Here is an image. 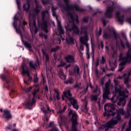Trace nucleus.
I'll list each match as a JSON object with an SVG mask.
<instances>
[{
	"instance_id": "obj_1",
	"label": "nucleus",
	"mask_w": 131,
	"mask_h": 131,
	"mask_svg": "<svg viewBox=\"0 0 131 131\" xmlns=\"http://www.w3.org/2000/svg\"><path fill=\"white\" fill-rule=\"evenodd\" d=\"M114 82L115 83V91L116 93H118L119 95L122 97H120L119 102L117 103L118 106H124L126 104V99L128 98V95L125 94H128V91L127 89L121 90V86L119 85V81L117 79H114Z\"/></svg>"
},
{
	"instance_id": "obj_2",
	"label": "nucleus",
	"mask_w": 131,
	"mask_h": 131,
	"mask_svg": "<svg viewBox=\"0 0 131 131\" xmlns=\"http://www.w3.org/2000/svg\"><path fill=\"white\" fill-rule=\"evenodd\" d=\"M63 2L66 5V7H64V9L66 11H68V15L70 16L72 21L75 20L76 21L77 23H79L78 15H76V16H74L70 11H71V10H74V9H75L76 11H77L78 12H84V9L79 8V6H78V5H70V1L69 0H63Z\"/></svg>"
},
{
	"instance_id": "obj_3",
	"label": "nucleus",
	"mask_w": 131,
	"mask_h": 131,
	"mask_svg": "<svg viewBox=\"0 0 131 131\" xmlns=\"http://www.w3.org/2000/svg\"><path fill=\"white\" fill-rule=\"evenodd\" d=\"M26 24H27V23L23 20V21H19L18 28L17 27V24H16L15 22L14 23H13V26L16 30V33H17L18 34H19V35L20 36L23 43H24V46H25L26 48H28V49H29V51H30V52H32V50H31V49H32V46L28 41H25L23 40V35L22 34V31H21V29H20V28H21L23 31H25V25H26Z\"/></svg>"
},
{
	"instance_id": "obj_4",
	"label": "nucleus",
	"mask_w": 131,
	"mask_h": 131,
	"mask_svg": "<svg viewBox=\"0 0 131 131\" xmlns=\"http://www.w3.org/2000/svg\"><path fill=\"white\" fill-rule=\"evenodd\" d=\"M119 61H121V62L119 64V68L118 71L121 72L124 69V66L126 64H130L131 53L128 52L125 56H123V54H122V52H121L119 55Z\"/></svg>"
},
{
	"instance_id": "obj_5",
	"label": "nucleus",
	"mask_w": 131,
	"mask_h": 131,
	"mask_svg": "<svg viewBox=\"0 0 131 131\" xmlns=\"http://www.w3.org/2000/svg\"><path fill=\"white\" fill-rule=\"evenodd\" d=\"M49 16L50 15V12H49V10H46L41 12V17H42V21L41 23V28L42 30L45 31V33H49V30H48V25L49 24V22L47 19H46V17Z\"/></svg>"
},
{
	"instance_id": "obj_6",
	"label": "nucleus",
	"mask_w": 131,
	"mask_h": 131,
	"mask_svg": "<svg viewBox=\"0 0 131 131\" xmlns=\"http://www.w3.org/2000/svg\"><path fill=\"white\" fill-rule=\"evenodd\" d=\"M37 93H39V89L38 88L37 89H34V91L32 93V95L33 97L32 99V100H29L25 104V106L27 109H29V110H32L33 108V106L35 105V103H36V101L35 100V96H36V94Z\"/></svg>"
},
{
	"instance_id": "obj_7",
	"label": "nucleus",
	"mask_w": 131,
	"mask_h": 131,
	"mask_svg": "<svg viewBox=\"0 0 131 131\" xmlns=\"http://www.w3.org/2000/svg\"><path fill=\"white\" fill-rule=\"evenodd\" d=\"M65 28L67 31H70V32L73 31V34H75L76 35H80V30L79 29L78 26L74 23H73L71 28H70L69 25H68L65 27Z\"/></svg>"
},
{
	"instance_id": "obj_8",
	"label": "nucleus",
	"mask_w": 131,
	"mask_h": 131,
	"mask_svg": "<svg viewBox=\"0 0 131 131\" xmlns=\"http://www.w3.org/2000/svg\"><path fill=\"white\" fill-rule=\"evenodd\" d=\"M106 106H108L107 104L104 105L105 113L103 114L104 116H114L116 114L115 111V104L114 103L111 104L109 110H106Z\"/></svg>"
},
{
	"instance_id": "obj_9",
	"label": "nucleus",
	"mask_w": 131,
	"mask_h": 131,
	"mask_svg": "<svg viewBox=\"0 0 131 131\" xmlns=\"http://www.w3.org/2000/svg\"><path fill=\"white\" fill-rule=\"evenodd\" d=\"M1 77L2 78L3 80L6 81L7 90H10V89L13 88V86H14V80L13 79L4 75H1Z\"/></svg>"
},
{
	"instance_id": "obj_10",
	"label": "nucleus",
	"mask_w": 131,
	"mask_h": 131,
	"mask_svg": "<svg viewBox=\"0 0 131 131\" xmlns=\"http://www.w3.org/2000/svg\"><path fill=\"white\" fill-rule=\"evenodd\" d=\"M111 83V81L109 80L105 83V88L104 89V91L102 95V98L103 99H109V95L111 94L109 88H110V84Z\"/></svg>"
},
{
	"instance_id": "obj_11",
	"label": "nucleus",
	"mask_w": 131,
	"mask_h": 131,
	"mask_svg": "<svg viewBox=\"0 0 131 131\" xmlns=\"http://www.w3.org/2000/svg\"><path fill=\"white\" fill-rule=\"evenodd\" d=\"M114 10H115V8H114V7H108L107 8L105 13H104L105 17L109 18H112V13L114 12Z\"/></svg>"
},
{
	"instance_id": "obj_12",
	"label": "nucleus",
	"mask_w": 131,
	"mask_h": 131,
	"mask_svg": "<svg viewBox=\"0 0 131 131\" xmlns=\"http://www.w3.org/2000/svg\"><path fill=\"white\" fill-rule=\"evenodd\" d=\"M68 100L71 103L74 109L78 110V108H79V106L78 105L77 100H76V98L75 97H72L71 98H69V99Z\"/></svg>"
},
{
	"instance_id": "obj_13",
	"label": "nucleus",
	"mask_w": 131,
	"mask_h": 131,
	"mask_svg": "<svg viewBox=\"0 0 131 131\" xmlns=\"http://www.w3.org/2000/svg\"><path fill=\"white\" fill-rule=\"evenodd\" d=\"M115 119H112L110 121H108V122H110L111 124L114 126V125H116L119 121H121V116H120V114H117V116L115 117Z\"/></svg>"
},
{
	"instance_id": "obj_14",
	"label": "nucleus",
	"mask_w": 131,
	"mask_h": 131,
	"mask_svg": "<svg viewBox=\"0 0 131 131\" xmlns=\"http://www.w3.org/2000/svg\"><path fill=\"white\" fill-rule=\"evenodd\" d=\"M113 34L115 40H117V39H120V44L121 48H122V49H125V44H124V42H123V40L120 39V35H119V34H117L116 32L114 31Z\"/></svg>"
},
{
	"instance_id": "obj_15",
	"label": "nucleus",
	"mask_w": 131,
	"mask_h": 131,
	"mask_svg": "<svg viewBox=\"0 0 131 131\" xmlns=\"http://www.w3.org/2000/svg\"><path fill=\"white\" fill-rule=\"evenodd\" d=\"M3 118L6 120H10L13 118V116L11 114V112L9 110H5L3 114Z\"/></svg>"
},
{
	"instance_id": "obj_16",
	"label": "nucleus",
	"mask_w": 131,
	"mask_h": 131,
	"mask_svg": "<svg viewBox=\"0 0 131 131\" xmlns=\"http://www.w3.org/2000/svg\"><path fill=\"white\" fill-rule=\"evenodd\" d=\"M89 40V37L88 35L86 34L84 36H82L80 38V41L82 45H84L86 48V49H89V44L87 43Z\"/></svg>"
},
{
	"instance_id": "obj_17",
	"label": "nucleus",
	"mask_w": 131,
	"mask_h": 131,
	"mask_svg": "<svg viewBox=\"0 0 131 131\" xmlns=\"http://www.w3.org/2000/svg\"><path fill=\"white\" fill-rule=\"evenodd\" d=\"M73 71V75H74V76H78L80 75V68L78 65L75 64L74 66Z\"/></svg>"
},
{
	"instance_id": "obj_18",
	"label": "nucleus",
	"mask_w": 131,
	"mask_h": 131,
	"mask_svg": "<svg viewBox=\"0 0 131 131\" xmlns=\"http://www.w3.org/2000/svg\"><path fill=\"white\" fill-rule=\"evenodd\" d=\"M116 16L119 23H121V24H122L123 22H124V20H123V19L125 18V15H120V12L117 11L116 12Z\"/></svg>"
},
{
	"instance_id": "obj_19",
	"label": "nucleus",
	"mask_w": 131,
	"mask_h": 131,
	"mask_svg": "<svg viewBox=\"0 0 131 131\" xmlns=\"http://www.w3.org/2000/svg\"><path fill=\"white\" fill-rule=\"evenodd\" d=\"M22 75H25V74H27L28 77H31L30 73H29V69H28V67L26 66L25 64L22 65Z\"/></svg>"
},
{
	"instance_id": "obj_20",
	"label": "nucleus",
	"mask_w": 131,
	"mask_h": 131,
	"mask_svg": "<svg viewBox=\"0 0 131 131\" xmlns=\"http://www.w3.org/2000/svg\"><path fill=\"white\" fill-rule=\"evenodd\" d=\"M64 59L67 63H74L75 58L72 55L69 54L64 57Z\"/></svg>"
},
{
	"instance_id": "obj_21",
	"label": "nucleus",
	"mask_w": 131,
	"mask_h": 131,
	"mask_svg": "<svg viewBox=\"0 0 131 131\" xmlns=\"http://www.w3.org/2000/svg\"><path fill=\"white\" fill-rule=\"evenodd\" d=\"M63 95H64V97H66V99L69 100V99L73 98L72 93H71V91L70 89H68L67 91L63 92Z\"/></svg>"
},
{
	"instance_id": "obj_22",
	"label": "nucleus",
	"mask_w": 131,
	"mask_h": 131,
	"mask_svg": "<svg viewBox=\"0 0 131 131\" xmlns=\"http://www.w3.org/2000/svg\"><path fill=\"white\" fill-rule=\"evenodd\" d=\"M35 5H36V8L34 9V12L37 15H38L39 13L40 12V10L38 9H41V5H39L38 3H37V1L36 0H35Z\"/></svg>"
},
{
	"instance_id": "obj_23",
	"label": "nucleus",
	"mask_w": 131,
	"mask_h": 131,
	"mask_svg": "<svg viewBox=\"0 0 131 131\" xmlns=\"http://www.w3.org/2000/svg\"><path fill=\"white\" fill-rule=\"evenodd\" d=\"M66 41L68 45H74L75 43L74 38L70 36H69V38L66 39Z\"/></svg>"
},
{
	"instance_id": "obj_24",
	"label": "nucleus",
	"mask_w": 131,
	"mask_h": 131,
	"mask_svg": "<svg viewBox=\"0 0 131 131\" xmlns=\"http://www.w3.org/2000/svg\"><path fill=\"white\" fill-rule=\"evenodd\" d=\"M102 126L105 128L104 131L109 130L110 128H113V126L111 124L110 122H106V123L102 124Z\"/></svg>"
},
{
	"instance_id": "obj_25",
	"label": "nucleus",
	"mask_w": 131,
	"mask_h": 131,
	"mask_svg": "<svg viewBox=\"0 0 131 131\" xmlns=\"http://www.w3.org/2000/svg\"><path fill=\"white\" fill-rule=\"evenodd\" d=\"M57 29L59 31V36H60L61 39L62 40H65V38H64V37H63V34H64L65 33V31L64 30V28H63L62 27H60L59 28H57Z\"/></svg>"
},
{
	"instance_id": "obj_26",
	"label": "nucleus",
	"mask_w": 131,
	"mask_h": 131,
	"mask_svg": "<svg viewBox=\"0 0 131 131\" xmlns=\"http://www.w3.org/2000/svg\"><path fill=\"white\" fill-rule=\"evenodd\" d=\"M58 72L60 79H66V75L64 74L62 69H60Z\"/></svg>"
},
{
	"instance_id": "obj_27",
	"label": "nucleus",
	"mask_w": 131,
	"mask_h": 131,
	"mask_svg": "<svg viewBox=\"0 0 131 131\" xmlns=\"http://www.w3.org/2000/svg\"><path fill=\"white\" fill-rule=\"evenodd\" d=\"M29 66L30 68V70L32 69H34V70H36V67L37 66V64L36 63H33V61H30L29 62Z\"/></svg>"
},
{
	"instance_id": "obj_28",
	"label": "nucleus",
	"mask_w": 131,
	"mask_h": 131,
	"mask_svg": "<svg viewBox=\"0 0 131 131\" xmlns=\"http://www.w3.org/2000/svg\"><path fill=\"white\" fill-rule=\"evenodd\" d=\"M23 9L25 11H29L30 9V2H29V1H27L26 4L23 5Z\"/></svg>"
},
{
	"instance_id": "obj_29",
	"label": "nucleus",
	"mask_w": 131,
	"mask_h": 131,
	"mask_svg": "<svg viewBox=\"0 0 131 131\" xmlns=\"http://www.w3.org/2000/svg\"><path fill=\"white\" fill-rule=\"evenodd\" d=\"M17 126L16 123H13V125L9 124V125L6 127V128L9 130H13Z\"/></svg>"
},
{
	"instance_id": "obj_30",
	"label": "nucleus",
	"mask_w": 131,
	"mask_h": 131,
	"mask_svg": "<svg viewBox=\"0 0 131 131\" xmlns=\"http://www.w3.org/2000/svg\"><path fill=\"white\" fill-rule=\"evenodd\" d=\"M74 82V79L72 77H70L69 79H68L67 80L64 81V83L65 84H72L73 82Z\"/></svg>"
},
{
	"instance_id": "obj_31",
	"label": "nucleus",
	"mask_w": 131,
	"mask_h": 131,
	"mask_svg": "<svg viewBox=\"0 0 131 131\" xmlns=\"http://www.w3.org/2000/svg\"><path fill=\"white\" fill-rule=\"evenodd\" d=\"M41 52L43 56H45L46 57V61L47 62H49V61H50V56H49V54H48V53L43 49H41Z\"/></svg>"
},
{
	"instance_id": "obj_32",
	"label": "nucleus",
	"mask_w": 131,
	"mask_h": 131,
	"mask_svg": "<svg viewBox=\"0 0 131 131\" xmlns=\"http://www.w3.org/2000/svg\"><path fill=\"white\" fill-rule=\"evenodd\" d=\"M88 29H89V28L88 27V26H84L81 27V34H82V32H83V33H86V31H88Z\"/></svg>"
},
{
	"instance_id": "obj_33",
	"label": "nucleus",
	"mask_w": 131,
	"mask_h": 131,
	"mask_svg": "<svg viewBox=\"0 0 131 131\" xmlns=\"http://www.w3.org/2000/svg\"><path fill=\"white\" fill-rule=\"evenodd\" d=\"M126 46L127 48V49H128L127 53H126V55L127 54V53L129 52V54H131V48H130V45L129 44V42H128V41H127V40H126Z\"/></svg>"
},
{
	"instance_id": "obj_34",
	"label": "nucleus",
	"mask_w": 131,
	"mask_h": 131,
	"mask_svg": "<svg viewBox=\"0 0 131 131\" xmlns=\"http://www.w3.org/2000/svg\"><path fill=\"white\" fill-rule=\"evenodd\" d=\"M117 114H120V115H124L125 114V112H124V110L122 108H120L118 110H117Z\"/></svg>"
},
{
	"instance_id": "obj_35",
	"label": "nucleus",
	"mask_w": 131,
	"mask_h": 131,
	"mask_svg": "<svg viewBox=\"0 0 131 131\" xmlns=\"http://www.w3.org/2000/svg\"><path fill=\"white\" fill-rule=\"evenodd\" d=\"M99 95H92L91 97V101L97 102L98 101V96Z\"/></svg>"
},
{
	"instance_id": "obj_36",
	"label": "nucleus",
	"mask_w": 131,
	"mask_h": 131,
	"mask_svg": "<svg viewBox=\"0 0 131 131\" xmlns=\"http://www.w3.org/2000/svg\"><path fill=\"white\" fill-rule=\"evenodd\" d=\"M66 66V62L61 60L60 63L57 66L58 68H60V67H64V66Z\"/></svg>"
},
{
	"instance_id": "obj_37",
	"label": "nucleus",
	"mask_w": 131,
	"mask_h": 131,
	"mask_svg": "<svg viewBox=\"0 0 131 131\" xmlns=\"http://www.w3.org/2000/svg\"><path fill=\"white\" fill-rule=\"evenodd\" d=\"M59 50H60V46H56V47H55V48H52L51 49V51H50V53L56 52V51H59Z\"/></svg>"
},
{
	"instance_id": "obj_38",
	"label": "nucleus",
	"mask_w": 131,
	"mask_h": 131,
	"mask_svg": "<svg viewBox=\"0 0 131 131\" xmlns=\"http://www.w3.org/2000/svg\"><path fill=\"white\" fill-rule=\"evenodd\" d=\"M128 73L126 74V73H125L123 75V77H129V76H131V70H128L127 71Z\"/></svg>"
},
{
	"instance_id": "obj_39",
	"label": "nucleus",
	"mask_w": 131,
	"mask_h": 131,
	"mask_svg": "<svg viewBox=\"0 0 131 131\" xmlns=\"http://www.w3.org/2000/svg\"><path fill=\"white\" fill-rule=\"evenodd\" d=\"M89 102H88V101L84 100V108L85 110H86V112H89V108H88V104Z\"/></svg>"
},
{
	"instance_id": "obj_40",
	"label": "nucleus",
	"mask_w": 131,
	"mask_h": 131,
	"mask_svg": "<svg viewBox=\"0 0 131 131\" xmlns=\"http://www.w3.org/2000/svg\"><path fill=\"white\" fill-rule=\"evenodd\" d=\"M38 82V78L37 77V74H34V83H37Z\"/></svg>"
},
{
	"instance_id": "obj_41",
	"label": "nucleus",
	"mask_w": 131,
	"mask_h": 131,
	"mask_svg": "<svg viewBox=\"0 0 131 131\" xmlns=\"http://www.w3.org/2000/svg\"><path fill=\"white\" fill-rule=\"evenodd\" d=\"M91 56L92 58V61H94L95 60V50L92 48V52L91 53Z\"/></svg>"
},
{
	"instance_id": "obj_42",
	"label": "nucleus",
	"mask_w": 131,
	"mask_h": 131,
	"mask_svg": "<svg viewBox=\"0 0 131 131\" xmlns=\"http://www.w3.org/2000/svg\"><path fill=\"white\" fill-rule=\"evenodd\" d=\"M110 37H111V35L108 33H105L104 34H103V38H110Z\"/></svg>"
},
{
	"instance_id": "obj_43",
	"label": "nucleus",
	"mask_w": 131,
	"mask_h": 131,
	"mask_svg": "<svg viewBox=\"0 0 131 131\" xmlns=\"http://www.w3.org/2000/svg\"><path fill=\"white\" fill-rule=\"evenodd\" d=\"M101 64H104L106 63V58H105V57L102 56L101 59L100 60Z\"/></svg>"
},
{
	"instance_id": "obj_44",
	"label": "nucleus",
	"mask_w": 131,
	"mask_h": 131,
	"mask_svg": "<svg viewBox=\"0 0 131 131\" xmlns=\"http://www.w3.org/2000/svg\"><path fill=\"white\" fill-rule=\"evenodd\" d=\"M16 2L18 10H21V3L20 2V0H16Z\"/></svg>"
},
{
	"instance_id": "obj_45",
	"label": "nucleus",
	"mask_w": 131,
	"mask_h": 131,
	"mask_svg": "<svg viewBox=\"0 0 131 131\" xmlns=\"http://www.w3.org/2000/svg\"><path fill=\"white\" fill-rule=\"evenodd\" d=\"M89 16L84 17L82 18V21L84 23H88L89 22Z\"/></svg>"
},
{
	"instance_id": "obj_46",
	"label": "nucleus",
	"mask_w": 131,
	"mask_h": 131,
	"mask_svg": "<svg viewBox=\"0 0 131 131\" xmlns=\"http://www.w3.org/2000/svg\"><path fill=\"white\" fill-rule=\"evenodd\" d=\"M124 82L125 84L128 83V82H129V77H125Z\"/></svg>"
},
{
	"instance_id": "obj_47",
	"label": "nucleus",
	"mask_w": 131,
	"mask_h": 131,
	"mask_svg": "<svg viewBox=\"0 0 131 131\" xmlns=\"http://www.w3.org/2000/svg\"><path fill=\"white\" fill-rule=\"evenodd\" d=\"M99 64H100V58H97L96 59V61L95 63L96 67H98L99 66Z\"/></svg>"
},
{
	"instance_id": "obj_48",
	"label": "nucleus",
	"mask_w": 131,
	"mask_h": 131,
	"mask_svg": "<svg viewBox=\"0 0 131 131\" xmlns=\"http://www.w3.org/2000/svg\"><path fill=\"white\" fill-rule=\"evenodd\" d=\"M12 95H16V91L13 89H11V92L9 93V96L12 97Z\"/></svg>"
},
{
	"instance_id": "obj_49",
	"label": "nucleus",
	"mask_w": 131,
	"mask_h": 131,
	"mask_svg": "<svg viewBox=\"0 0 131 131\" xmlns=\"http://www.w3.org/2000/svg\"><path fill=\"white\" fill-rule=\"evenodd\" d=\"M102 29L101 28V27L99 28V31L97 33V36H101L102 35Z\"/></svg>"
},
{
	"instance_id": "obj_50",
	"label": "nucleus",
	"mask_w": 131,
	"mask_h": 131,
	"mask_svg": "<svg viewBox=\"0 0 131 131\" xmlns=\"http://www.w3.org/2000/svg\"><path fill=\"white\" fill-rule=\"evenodd\" d=\"M121 35L123 39H125V40H127V39L126 38V35H125V34L124 32H122L121 33Z\"/></svg>"
},
{
	"instance_id": "obj_51",
	"label": "nucleus",
	"mask_w": 131,
	"mask_h": 131,
	"mask_svg": "<svg viewBox=\"0 0 131 131\" xmlns=\"http://www.w3.org/2000/svg\"><path fill=\"white\" fill-rule=\"evenodd\" d=\"M32 89V86H31L29 88L24 89V90L25 91V92H26V93H29V92H30V91H31Z\"/></svg>"
},
{
	"instance_id": "obj_52",
	"label": "nucleus",
	"mask_w": 131,
	"mask_h": 131,
	"mask_svg": "<svg viewBox=\"0 0 131 131\" xmlns=\"http://www.w3.org/2000/svg\"><path fill=\"white\" fill-rule=\"evenodd\" d=\"M102 22L103 24V26L105 27V26H106V25H107V21H106V19H105L104 18H102Z\"/></svg>"
},
{
	"instance_id": "obj_53",
	"label": "nucleus",
	"mask_w": 131,
	"mask_h": 131,
	"mask_svg": "<svg viewBox=\"0 0 131 131\" xmlns=\"http://www.w3.org/2000/svg\"><path fill=\"white\" fill-rule=\"evenodd\" d=\"M103 13V11H98L96 12H94L93 14V16H96V15H97V14L99 13V14H102Z\"/></svg>"
},
{
	"instance_id": "obj_54",
	"label": "nucleus",
	"mask_w": 131,
	"mask_h": 131,
	"mask_svg": "<svg viewBox=\"0 0 131 131\" xmlns=\"http://www.w3.org/2000/svg\"><path fill=\"white\" fill-rule=\"evenodd\" d=\"M88 90H89V85H87V86L86 87V89L83 90L82 93L83 94H86V92H88Z\"/></svg>"
},
{
	"instance_id": "obj_55",
	"label": "nucleus",
	"mask_w": 131,
	"mask_h": 131,
	"mask_svg": "<svg viewBox=\"0 0 131 131\" xmlns=\"http://www.w3.org/2000/svg\"><path fill=\"white\" fill-rule=\"evenodd\" d=\"M57 94H56V99L57 100V101H59V100L61 99V97H60V95L59 94V93L56 92Z\"/></svg>"
},
{
	"instance_id": "obj_56",
	"label": "nucleus",
	"mask_w": 131,
	"mask_h": 131,
	"mask_svg": "<svg viewBox=\"0 0 131 131\" xmlns=\"http://www.w3.org/2000/svg\"><path fill=\"white\" fill-rule=\"evenodd\" d=\"M41 111L45 114V115H46V114H47L48 113V111L47 110H46V108L45 107L42 108Z\"/></svg>"
},
{
	"instance_id": "obj_57",
	"label": "nucleus",
	"mask_w": 131,
	"mask_h": 131,
	"mask_svg": "<svg viewBox=\"0 0 131 131\" xmlns=\"http://www.w3.org/2000/svg\"><path fill=\"white\" fill-rule=\"evenodd\" d=\"M38 30H39V28H38L37 27L35 28L34 34H36V33L38 32Z\"/></svg>"
},
{
	"instance_id": "obj_58",
	"label": "nucleus",
	"mask_w": 131,
	"mask_h": 131,
	"mask_svg": "<svg viewBox=\"0 0 131 131\" xmlns=\"http://www.w3.org/2000/svg\"><path fill=\"white\" fill-rule=\"evenodd\" d=\"M44 90L46 93H48V92H49V88L48 87L47 85L44 86Z\"/></svg>"
},
{
	"instance_id": "obj_59",
	"label": "nucleus",
	"mask_w": 131,
	"mask_h": 131,
	"mask_svg": "<svg viewBox=\"0 0 131 131\" xmlns=\"http://www.w3.org/2000/svg\"><path fill=\"white\" fill-rule=\"evenodd\" d=\"M18 20H19V18H18V17H17V16H14V20L13 21V23H15V24H17V21H18Z\"/></svg>"
},
{
	"instance_id": "obj_60",
	"label": "nucleus",
	"mask_w": 131,
	"mask_h": 131,
	"mask_svg": "<svg viewBox=\"0 0 131 131\" xmlns=\"http://www.w3.org/2000/svg\"><path fill=\"white\" fill-rule=\"evenodd\" d=\"M60 27H62V26H61V21L60 20L57 21V28H59Z\"/></svg>"
},
{
	"instance_id": "obj_61",
	"label": "nucleus",
	"mask_w": 131,
	"mask_h": 131,
	"mask_svg": "<svg viewBox=\"0 0 131 131\" xmlns=\"http://www.w3.org/2000/svg\"><path fill=\"white\" fill-rule=\"evenodd\" d=\"M47 82V80L46 79V77L42 76V83L45 84Z\"/></svg>"
},
{
	"instance_id": "obj_62",
	"label": "nucleus",
	"mask_w": 131,
	"mask_h": 131,
	"mask_svg": "<svg viewBox=\"0 0 131 131\" xmlns=\"http://www.w3.org/2000/svg\"><path fill=\"white\" fill-rule=\"evenodd\" d=\"M125 12H127L128 13H130L131 12V8L129 7L128 8H127L125 10Z\"/></svg>"
},
{
	"instance_id": "obj_63",
	"label": "nucleus",
	"mask_w": 131,
	"mask_h": 131,
	"mask_svg": "<svg viewBox=\"0 0 131 131\" xmlns=\"http://www.w3.org/2000/svg\"><path fill=\"white\" fill-rule=\"evenodd\" d=\"M80 85L79 84L76 83V84H75V85L74 86V88L75 89H78V88H79Z\"/></svg>"
},
{
	"instance_id": "obj_64",
	"label": "nucleus",
	"mask_w": 131,
	"mask_h": 131,
	"mask_svg": "<svg viewBox=\"0 0 131 131\" xmlns=\"http://www.w3.org/2000/svg\"><path fill=\"white\" fill-rule=\"evenodd\" d=\"M128 107L129 108V109H131V98H130V100L128 102Z\"/></svg>"
}]
</instances>
